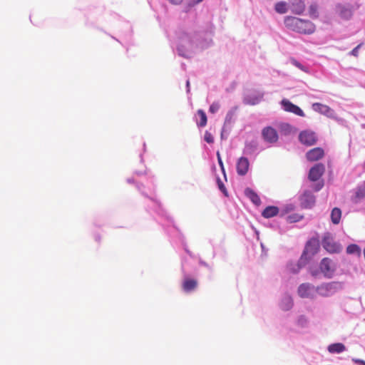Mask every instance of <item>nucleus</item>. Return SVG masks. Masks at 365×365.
<instances>
[{
  "instance_id": "f257e3e1",
  "label": "nucleus",
  "mask_w": 365,
  "mask_h": 365,
  "mask_svg": "<svg viewBox=\"0 0 365 365\" xmlns=\"http://www.w3.org/2000/svg\"><path fill=\"white\" fill-rule=\"evenodd\" d=\"M319 269L325 277L331 278L336 270V264L330 258L324 257L320 262Z\"/></svg>"
},
{
  "instance_id": "f03ea898",
  "label": "nucleus",
  "mask_w": 365,
  "mask_h": 365,
  "mask_svg": "<svg viewBox=\"0 0 365 365\" xmlns=\"http://www.w3.org/2000/svg\"><path fill=\"white\" fill-rule=\"evenodd\" d=\"M322 246L329 253H339L341 250V245L336 242L329 235L323 238Z\"/></svg>"
},
{
  "instance_id": "7ed1b4c3",
  "label": "nucleus",
  "mask_w": 365,
  "mask_h": 365,
  "mask_svg": "<svg viewBox=\"0 0 365 365\" xmlns=\"http://www.w3.org/2000/svg\"><path fill=\"white\" fill-rule=\"evenodd\" d=\"M337 289L338 284L336 282H329L317 287L315 291L322 296L327 297L335 293Z\"/></svg>"
},
{
  "instance_id": "20e7f679",
  "label": "nucleus",
  "mask_w": 365,
  "mask_h": 365,
  "mask_svg": "<svg viewBox=\"0 0 365 365\" xmlns=\"http://www.w3.org/2000/svg\"><path fill=\"white\" fill-rule=\"evenodd\" d=\"M299 139L302 144L307 146L313 145L317 141L315 133L309 130L301 132L299 135Z\"/></svg>"
},
{
  "instance_id": "39448f33",
  "label": "nucleus",
  "mask_w": 365,
  "mask_h": 365,
  "mask_svg": "<svg viewBox=\"0 0 365 365\" xmlns=\"http://www.w3.org/2000/svg\"><path fill=\"white\" fill-rule=\"evenodd\" d=\"M262 135L263 139L269 143H274L278 140L277 131L271 126H267L263 128Z\"/></svg>"
},
{
  "instance_id": "423d86ee",
  "label": "nucleus",
  "mask_w": 365,
  "mask_h": 365,
  "mask_svg": "<svg viewBox=\"0 0 365 365\" xmlns=\"http://www.w3.org/2000/svg\"><path fill=\"white\" fill-rule=\"evenodd\" d=\"M336 12L339 16L343 19L348 20L353 16L354 8L350 4H338L336 7Z\"/></svg>"
},
{
  "instance_id": "0eeeda50",
  "label": "nucleus",
  "mask_w": 365,
  "mask_h": 365,
  "mask_svg": "<svg viewBox=\"0 0 365 365\" xmlns=\"http://www.w3.org/2000/svg\"><path fill=\"white\" fill-rule=\"evenodd\" d=\"M325 167L322 163H317L311 168L309 172V179L311 181L318 180L324 174Z\"/></svg>"
},
{
  "instance_id": "6e6552de",
  "label": "nucleus",
  "mask_w": 365,
  "mask_h": 365,
  "mask_svg": "<svg viewBox=\"0 0 365 365\" xmlns=\"http://www.w3.org/2000/svg\"><path fill=\"white\" fill-rule=\"evenodd\" d=\"M281 104L285 111L292 113L301 117L304 116V113L303 110L299 106L293 104L289 100L283 99L281 102Z\"/></svg>"
},
{
  "instance_id": "1a4fd4ad",
  "label": "nucleus",
  "mask_w": 365,
  "mask_h": 365,
  "mask_svg": "<svg viewBox=\"0 0 365 365\" xmlns=\"http://www.w3.org/2000/svg\"><path fill=\"white\" fill-rule=\"evenodd\" d=\"M324 156L323 148L317 147L309 150L306 153V158L308 161L314 162L321 160Z\"/></svg>"
},
{
  "instance_id": "9d476101",
  "label": "nucleus",
  "mask_w": 365,
  "mask_h": 365,
  "mask_svg": "<svg viewBox=\"0 0 365 365\" xmlns=\"http://www.w3.org/2000/svg\"><path fill=\"white\" fill-rule=\"evenodd\" d=\"M315 287L309 283L302 284L298 288L299 295L302 298L313 297Z\"/></svg>"
},
{
  "instance_id": "9b49d317",
  "label": "nucleus",
  "mask_w": 365,
  "mask_h": 365,
  "mask_svg": "<svg viewBox=\"0 0 365 365\" xmlns=\"http://www.w3.org/2000/svg\"><path fill=\"white\" fill-rule=\"evenodd\" d=\"M250 167V162L247 158L241 157L238 159L236 165L237 173L239 175H245Z\"/></svg>"
},
{
  "instance_id": "f8f14e48",
  "label": "nucleus",
  "mask_w": 365,
  "mask_h": 365,
  "mask_svg": "<svg viewBox=\"0 0 365 365\" xmlns=\"http://www.w3.org/2000/svg\"><path fill=\"white\" fill-rule=\"evenodd\" d=\"M315 30V26L313 23L309 21L301 19V24H299L297 32L302 34H312Z\"/></svg>"
},
{
  "instance_id": "ddd939ff",
  "label": "nucleus",
  "mask_w": 365,
  "mask_h": 365,
  "mask_svg": "<svg viewBox=\"0 0 365 365\" xmlns=\"http://www.w3.org/2000/svg\"><path fill=\"white\" fill-rule=\"evenodd\" d=\"M302 204L306 208L312 207L315 203V196L309 191H306L301 198Z\"/></svg>"
},
{
  "instance_id": "4468645a",
  "label": "nucleus",
  "mask_w": 365,
  "mask_h": 365,
  "mask_svg": "<svg viewBox=\"0 0 365 365\" xmlns=\"http://www.w3.org/2000/svg\"><path fill=\"white\" fill-rule=\"evenodd\" d=\"M284 24L287 28L297 32L299 24H301V19L294 16H287L284 19Z\"/></svg>"
},
{
  "instance_id": "2eb2a0df",
  "label": "nucleus",
  "mask_w": 365,
  "mask_h": 365,
  "mask_svg": "<svg viewBox=\"0 0 365 365\" xmlns=\"http://www.w3.org/2000/svg\"><path fill=\"white\" fill-rule=\"evenodd\" d=\"M197 287V281L195 279L186 277L183 280L182 287L185 292H190Z\"/></svg>"
},
{
  "instance_id": "dca6fc26",
  "label": "nucleus",
  "mask_w": 365,
  "mask_h": 365,
  "mask_svg": "<svg viewBox=\"0 0 365 365\" xmlns=\"http://www.w3.org/2000/svg\"><path fill=\"white\" fill-rule=\"evenodd\" d=\"M318 248L319 241L317 239L312 238L307 242L303 255H305L307 253H312V255H314V253L317 252Z\"/></svg>"
},
{
  "instance_id": "f3484780",
  "label": "nucleus",
  "mask_w": 365,
  "mask_h": 365,
  "mask_svg": "<svg viewBox=\"0 0 365 365\" xmlns=\"http://www.w3.org/2000/svg\"><path fill=\"white\" fill-rule=\"evenodd\" d=\"M305 8V4L302 0H294L292 4V11L295 14H302Z\"/></svg>"
},
{
  "instance_id": "a211bd4d",
  "label": "nucleus",
  "mask_w": 365,
  "mask_h": 365,
  "mask_svg": "<svg viewBox=\"0 0 365 365\" xmlns=\"http://www.w3.org/2000/svg\"><path fill=\"white\" fill-rule=\"evenodd\" d=\"M245 195L256 205L261 204V200L259 195L251 188H246L245 190Z\"/></svg>"
},
{
  "instance_id": "6ab92c4d",
  "label": "nucleus",
  "mask_w": 365,
  "mask_h": 365,
  "mask_svg": "<svg viewBox=\"0 0 365 365\" xmlns=\"http://www.w3.org/2000/svg\"><path fill=\"white\" fill-rule=\"evenodd\" d=\"M279 213V208L276 206H268L262 212L264 218H270Z\"/></svg>"
},
{
  "instance_id": "aec40b11",
  "label": "nucleus",
  "mask_w": 365,
  "mask_h": 365,
  "mask_svg": "<svg viewBox=\"0 0 365 365\" xmlns=\"http://www.w3.org/2000/svg\"><path fill=\"white\" fill-rule=\"evenodd\" d=\"M341 217V210L338 207H334L331 212V220L333 224L338 225Z\"/></svg>"
},
{
  "instance_id": "412c9836",
  "label": "nucleus",
  "mask_w": 365,
  "mask_h": 365,
  "mask_svg": "<svg viewBox=\"0 0 365 365\" xmlns=\"http://www.w3.org/2000/svg\"><path fill=\"white\" fill-rule=\"evenodd\" d=\"M346 349V347L345 346L341 344V343H335V344H330L329 346H328V351L329 352L331 353V354H334V353H341L343 352L344 350Z\"/></svg>"
},
{
  "instance_id": "4be33fe9",
  "label": "nucleus",
  "mask_w": 365,
  "mask_h": 365,
  "mask_svg": "<svg viewBox=\"0 0 365 365\" xmlns=\"http://www.w3.org/2000/svg\"><path fill=\"white\" fill-rule=\"evenodd\" d=\"M312 108L314 110L322 114H328L331 111V109L329 106L319 103H313Z\"/></svg>"
},
{
  "instance_id": "5701e85b",
  "label": "nucleus",
  "mask_w": 365,
  "mask_h": 365,
  "mask_svg": "<svg viewBox=\"0 0 365 365\" xmlns=\"http://www.w3.org/2000/svg\"><path fill=\"white\" fill-rule=\"evenodd\" d=\"M197 115L200 116V121H197L199 127H205L207 125V118L204 110L200 109L197 110Z\"/></svg>"
},
{
  "instance_id": "b1692460",
  "label": "nucleus",
  "mask_w": 365,
  "mask_h": 365,
  "mask_svg": "<svg viewBox=\"0 0 365 365\" xmlns=\"http://www.w3.org/2000/svg\"><path fill=\"white\" fill-rule=\"evenodd\" d=\"M276 12L283 14L287 12V4L285 1H279L274 6Z\"/></svg>"
},
{
  "instance_id": "393cba45",
  "label": "nucleus",
  "mask_w": 365,
  "mask_h": 365,
  "mask_svg": "<svg viewBox=\"0 0 365 365\" xmlns=\"http://www.w3.org/2000/svg\"><path fill=\"white\" fill-rule=\"evenodd\" d=\"M346 252L348 254H355L356 253L358 255H360L361 254V250H360V247L355 245V244H351L350 245H349L346 248Z\"/></svg>"
},
{
  "instance_id": "a878e982",
  "label": "nucleus",
  "mask_w": 365,
  "mask_h": 365,
  "mask_svg": "<svg viewBox=\"0 0 365 365\" xmlns=\"http://www.w3.org/2000/svg\"><path fill=\"white\" fill-rule=\"evenodd\" d=\"M302 219V216L298 214H293L287 216V220L288 222L293 223L300 221Z\"/></svg>"
},
{
  "instance_id": "bb28decb",
  "label": "nucleus",
  "mask_w": 365,
  "mask_h": 365,
  "mask_svg": "<svg viewBox=\"0 0 365 365\" xmlns=\"http://www.w3.org/2000/svg\"><path fill=\"white\" fill-rule=\"evenodd\" d=\"M261 98H262V96L255 97V98H251L250 96H247L245 98V102H246V103L250 104V105H255L259 102Z\"/></svg>"
},
{
  "instance_id": "cd10ccee",
  "label": "nucleus",
  "mask_w": 365,
  "mask_h": 365,
  "mask_svg": "<svg viewBox=\"0 0 365 365\" xmlns=\"http://www.w3.org/2000/svg\"><path fill=\"white\" fill-rule=\"evenodd\" d=\"M365 197V187H359L356 192V198L361 199Z\"/></svg>"
},
{
  "instance_id": "c85d7f7f",
  "label": "nucleus",
  "mask_w": 365,
  "mask_h": 365,
  "mask_svg": "<svg viewBox=\"0 0 365 365\" xmlns=\"http://www.w3.org/2000/svg\"><path fill=\"white\" fill-rule=\"evenodd\" d=\"M220 108V103L217 102H214L211 104L209 108V111L211 113H215Z\"/></svg>"
},
{
  "instance_id": "c756f323",
  "label": "nucleus",
  "mask_w": 365,
  "mask_h": 365,
  "mask_svg": "<svg viewBox=\"0 0 365 365\" xmlns=\"http://www.w3.org/2000/svg\"><path fill=\"white\" fill-rule=\"evenodd\" d=\"M204 139L207 143H212L214 142L212 135L208 131L205 132Z\"/></svg>"
},
{
  "instance_id": "7c9ffc66",
  "label": "nucleus",
  "mask_w": 365,
  "mask_h": 365,
  "mask_svg": "<svg viewBox=\"0 0 365 365\" xmlns=\"http://www.w3.org/2000/svg\"><path fill=\"white\" fill-rule=\"evenodd\" d=\"M217 185H218V187L219 189L226 195L227 196V190H226V187L225 186V185L223 184V182L220 180V178L217 179Z\"/></svg>"
},
{
  "instance_id": "2f4dec72",
  "label": "nucleus",
  "mask_w": 365,
  "mask_h": 365,
  "mask_svg": "<svg viewBox=\"0 0 365 365\" xmlns=\"http://www.w3.org/2000/svg\"><path fill=\"white\" fill-rule=\"evenodd\" d=\"M284 302L286 304L285 307H284V309H289L292 306V300L289 297H287L284 298Z\"/></svg>"
},
{
  "instance_id": "473e14b6",
  "label": "nucleus",
  "mask_w": 365,
  "mask_h": 365,
  "mask_svg": "<svg viewBox=\"0 0 365 365\" xmlns=\"http://www.w3.org/2000/svg\"><path fill=\"white\" fill-rule=\"evenodd\" d=\"M217 157L219 165L220 166V168L222 169V172L225 173L224 165L219 152H217Z\"/></svg>"
},
{
  "instance_id": "72a5a7b5",
  "label": "nucleus",
  "mask_w": 365,
  "mask_h": 365,
  "mask_svg": "<svg viewBox=\"0 0 365 365\" xmlns=\"http://www.w3.org/2000/svg\"><path fill=\"white\" fill-rule=\"evenodd\" d=\"M292 62L293 65H294L297 68H300L302 71H306V70L304 68V66L299 62H298L297 61L293 59L292 61Z\"/></svg>"
},
{
  "instance_id": "f704fd0d",
  "label": "nucleus",
  "mask_w": 365,
  "mask_h": 365,
  "mask_svg": "<svg viewBox=\"0 0 365 365\" xmlns=\"http://www.w3.org/2000/svg\"><path fill=\"white\" fill-rule=\"evenodd\" d=\"M309 13L311 16L315 15L317 13V6L314 5H311L309 7Z\"/></svg>"
},
{
  "instance_id": "c9c22d12",
  "label": "nucleus",
  "mask_w": 365,
  "mask_h": 365,
  "mask_svg": "<svg viewBox=\"0 0 365 365\" xmlns=\"http://www.w3.org/2000/svg\"><path fill=\"white\" fill-rule=\"evenodd\" d=\"M361 46V44L358 45L356 47H355L351 51V54L354 56H358V51H359V47Z\"/></svg>"
},
{
  "instance_id": "e433bc0d",
  "label": "nucleus",
  "mask_w": 365,
  "mask_h": 365,
  "mask_svg": "<svg viewBox=\"0 0 365 365\" xmlns=\"http://www.w3.org/2000/svg\"><path fill=\"white\" fill-rule=\"evenodd\" d=\"M323 186H324V183L322 182H318L315 185L314 190L315 191H319L322 188Z\"/></svg>"
},
{
  "instance_id": "4c0bfd02",
  "label": "nucleus",
  "mask_w": 365,
  "mask_h": 365,
  "mask_svg": "<svg viewBox=\"0 0 365 365\" xmlns=\"http://www.w3.org/2000/svg\"><path fill=\"white\" fill-rule=\"evenodd\" d=\"M169 2H170L173 4H180L183 0H168Z\"/></svg>"
},
{
  "instance_id": "58836bf2",
  "label": "nucleus",
  "mask_w": 365,
  "mask_h": 365,
  "mask_svg": "<svg viewBox=\"0 0 365 365\" xmlns=\"http://www.w3.org/2000/svg\"><path fill=\"white\" fill-rule=\"evenodd\" d=\"M353 361L356 364H359L360 365H365V361H364V360L356 359H353Z\"/></svg>"
},
{
  "instance_id": "ea45409f",
  "label": "nucleus",
  "mask_w": 365,
  "mask_h": 365,
  "mask_svg": "<svg viewBox=\"0 0 365 365\" xmlns=\"http://www.w3.org/2000/svg\"><path fill=\"white\" fill-rule=\"evenodd\" d=\"M202 0H190V5L194 6L200 2H201Z\"/></svg>"
},
{
  "instance_id": "a19ab883",
  "label": "nucleus",
  "mask_w": 365,
  "mask_h": 365,
  "mask_svg": "<svg viewBox=\"0 0 365 365\" xmlns=\"http://www.w3.org/2000/svg\"><path fill=\"white\" fill-rule=\"evenodd\" d=\"M300 266L299 264H297V267L296 269H293L292 272L294 273H297L299 269H300Z\"/></svg>"
},
{
  "instance_id": "79ce46f5",
  "label": "nucleus",
  "mask_w": 365,
  "mask_h": 365,
  "mask_svg": "<svg viewBox=\"0 0 365 365\" xmlns=\"http://www.w3.org/2000/svg\"><path fill=\"white\" fill-rule=\"evenodd\" d=\"M311 274H312V276L317 277V274H318V271H317V270L316 271H312Z\"/></svg>"
},
{
  "instance_id": "37998d69",
  "label": "nucleus",
  "mask_w": 365,
  "mask_h": 365,
  "mask_svg": "<svg viewBox=\"0 0 365 365\" xmlns=\"http://www.w3.org/2000/svg\"><path fill=\"white\" fill-rule=\"evenodd\" d=\"M178 50L179 53H181L182 50H181V48H180V47L178 48ZM181 54H182V56H185V53H181Z\"/></svg>"
},
{
  "instance_id": "c03bdc74",
  "label": "nucleus",
  "mask_w": 365,
  "mask_h": 365,
  "mask_svg": "<svg viewBox=\"0 0 365 365\" xmlns=\"http://www.w3.org/2000/svg\"><path fill=\"white\" fill-rule=\"evenodd\" d=\"M189 86H190V82H189V81H187V86L189 87Z\"/></svg>"
}]
</instances>
